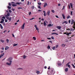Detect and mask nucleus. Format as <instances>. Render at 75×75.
I'll list each match as a JSON object with an SVG mask.
<instances>
[{
	"mask_svg": "<svg viewBox=\"0 0 75 75\" xmlns=\"http://www.w3.org/2000/svg\"><path fill=\"white\" fill-rule=\"evenodd\" d=\"M48 68V69H50L47 71V74L48 75H53L54 74V69L53 68L50 69V67Z\"/></svg>",
	"mask_w": 75,
	"mask_h": 75,
	"instance_id": "f257e3e1",
	"label": "nucleus"
},
{
	"mask_svg": "<svg viewBox=\"0 0 75 75\" xmlns=\"http://www.w3.org/2000/svg\"><path fill=\"white\" fill-rule=\"evenodd\" d=\"M13 58H12V57H9L7 61H9L10 63L7 62L6 63V65H11V62H12V61H11V60Z\"/></svg>",
	"mask_w": 75,
	"mask_h": 75,
	"instance_id": "f03ea898",
	"label": "nucleus"
},
{
	"mask_svg": "<svg viewBox=\"0 0 75 75\" xmlns=\"http://www.w3.org/2000/svg\"><path fill=\"white\" fill-rule=\"evenodd\" d=\"M50 12H51V11H50V10H48L47 12V15L48 16H49L50 15Z\"/></svg>",
	"mask_w": 75,
	"mask_h": 75,
	"instance_id": "7ed1b4c3",
	"label": "nucleus"
},
{
	"mask_svg": "<svg viewBox=\"0 0 75 75\" xmlns=\"http://www.w3.org/2000/svg\"><path fill=\"white\" fill-rule=\"evenodd\" d=\"M25 23H24L21 27V28L23 29V30H24V25H25Z\"/></svg>",
	"mask_w": 75,
	"mask_h": 75,
	"instance_id": "20e7f679",
	"label": "nucleus"
},
{
	"mask_svg": "<svg viewBox=\"0 0 75 75\" xmlns=\"http://www.w3.org/2000/svg\"><path fill=\"white\" fill-rule=\"evenodd\" d=\"M57 64L59 66H61L62 65V64L59 62H58V63H57Z\"/></svg>",
	"mask_w": 75,
	"mask_h": 75,
	"instance_id": "39448f33",
	"label": "nucleus"
},
{
	"mask_svg": "<svg viewBox=\"0 0 75 75\" xmlns=\"http://www.w3.org/2000/svg\"><path fill=\"white\" fill-rule=\"evenodd\" d=\"M48 6V4H47V3H45L44 6V7H46V6Z\"/></svg>",
	"mask_w": 75,
	"mask_h": 75,
	"instance_id": "423d86ee",
	"label": "nucleus"
},
{
	"mask_svg": "<svg viewBox=\"0 0 75 75\" xmlns=\"http://www.w3.org/2000/svg\"><path fill=\"white\" fill-rule=\"evenodd\" d=\"M75 22L74 21V20L73 19H72V21H71V24H73L74 23H75Z\"/></svg>",
	"mask_w": 75,
	"mask_h": 75,
	"instance_id": "0eeeda50",
	"label": "nucleus"
},
{
	"mask_svg": "<svg viewBox=\"0 0 75 75\" xmlns=\"http://www.w3.org/2000/svg\"><path fill=\"white\" fill-rule=\"evenodd\" d=\"M4 53H2L0 55V58H1L2 57H3L4 56Z\"/></svg>",
	"mask_w": 75,
	"mask_h": 75,
	"instance_id": "6e6552de",
	"label": "nucleus"
},
{
	"mask_svg": "<svg viewBox=\"0 0 75 75\" xmlns=\"http://www.w3.org/2000/svg\"><path fill=\"white\" fill-rule=\"evenodd\" d=\"M35 28L36 30H37V31H38L39 30L38 28H37V25H35Z\"/></svg>",
	"mask_w": 75,
	"mask_h": 75,
	"instance_id": "1a4fd4ad",
	"label": "nucleus"
},
{
	"mask_svg": "<svg viewBox=\"0 0 75 75\" xmlns=\"http://www.w3.org/2000/svg\"><path fill=\"white\" fill-rule=\"evenodd\" d=\"M57 28H58V29H59V30H61V27L60 26H57Z\"/></svg>",
	"mask_w": 75,
	"mask_h": 75,
	"instance_id": "9d476101",
	"label": "nucleus"
},
{
	"mask_svg": "<svg viewBox=\"0 0 75 75\" xmlns=\"http://www.w3.org/2000/svg\"><path fill=\"white\" fill-rule=\"evenodd\" d=\"M8 48H9V47H8L6 46L5 48V50H7L8 49Z\"/></svg>",
	"mask_w": 75,
	"mask_h": 75,
	"instance_id": "9b49d317",
	"label": "nucleus"
},
{
	"mask_svg": "<svg viewBox=\"0 0 75 75\" xmlns=\"http://www.w3.org/2000/svg\"><path fill=\"white\" fill-rule=\"evenodd\" d=\"M65 72H68V68H66L65 69Z\"/></svg>",
	"mask_w": 75,
	"mask_h": 75,
	"instance_id": "f8f14e48",
	"label": "nucleus"
},
{
	"mask_svg": "<svg viewBox=\"0 0 75 75\" xmlns=\"http://www.w3.org/2000/svg\"><path fill=\"white\" fill-rule=\"evenodd\" d=\"M7 20H9V21H11V17H10V18L8 17L7 18Z\"/></svg>",
	"mask_w": 75,
	"mask_h": 75,
	"instance_id": "ddd939ff",
	"label": "nucleus"
},
{
	"mask_svg": "<svg viewBox=\"0 0 75 75\" xmlns=\"http://www.w3.org/2000/svg\"><path fill=\"white\" fill-rule=\"evenodd\" d=\"M62 16L63 17V18L64 19H65V17L64 16V14H62Z\"/></svg>",
	"mask_w": 75,
	"mask_h": 75,
	"instance_id": "4468645a",
	"label": "nucleus"
},
{
	"mask_svg": "<svg viewBox=\"0 0 75 75\" xmlns=\"http://www.w3.org/2000/svg\"><path fill=\"white\" fill-rule=\"evenodd\" d=\"M0 27L1 28V29H3V27L2 26V25H1V24H0Z\"/></svg>",
	"mask_w": 75,
	"mask_h": 75,
	"instance_id": "2eb2a0df",
	"label": "nucleus"
},
{
	"mask_svg": "<svg viewBox=\"0 0 75 75\" xmlns=\"http://www.w3.org/2000/svg\"><path fill=\"white\" fill-rule=\"evenodd\" d=\"M52 35H53V34H56V35H58V33H51Z\"/></svg>",
	"mask_w": 75,
	"mask_h": 75,
	"instance_id": "dca6fc26",
	"label": "nucleus"
},
{
	"mask_svg": "<svg viewBox=\"0 0 75 75\" xmlns=\"http://www.w3.org/2000/svg\"><path fill=\"white\" fill-rule=\"evenodd\" d=\"M71 65L73 67V68H75V65H74V64H72Z\"/></svg>",
	"mask_w": 75,
	"mask_h": 75,
	"instance_id": "f3484780",
	"label": "nucleus"
},
{
	"mask_svg": "<svg viewBox=\"0 0 75 75\" xmlns=\"http://www.w3.org/2000/svg\"><path fill=\"white\" fill-rule=\"evenodd\" d=\"M26 56L24 55L23 57V59H25L26 58Z\"/></svg>",
	"mask_w": 75,
	"mask_h": 75,
	"instance_id": "a211bd4d",
	"label": "nucleus"
},
{
	"mask_svg": "<svg viewBox=\"0 0 75 75\" xmlns=\"http://www.w3.org/2000/svg\"><path fill=\"white\" fill-rule=\"evenodd\" d=\"M0 41L1 42H3H3L4 41V40H2V39H1L0 40Z\"/></svg>",
	"mask_w": 75,
	"mask_h": 75,
	"instance_id": "6ab92c4d",
	"label": "nucleus"
},
{
	"mask_svg": "<svg viewBox=\"0 0 75 75\" xmlns=\"http://www.w3.org/2000/svg\"><path fill=\"white\" fill-rule=\"evenodd\" d=\"M71 34V32H70L69 33H67V34H68V36H69V34Z\"/></svg>",
	"mask_w": 75,
	"mask_h": 75,
	"instance_id": "aec40b11",
	"label": "nucleus"
},
{
	"mask_svg": "<svg viewBox=\"0 0 75 75\" xmlns=\"http://www.w3.org/2000/svg\"><path fill=\"white\" fill-rule=\"evenodd\" d=\"M17 6V4H12V6H13V7H15V6Z\"/></svg>",
	"mask_w": 75,
	"mask_h": 75,
	"instance_id": "412c9836",
	"label": "nucleus"
},
{
	"mask_svg": "<svg viewBox=\"0 0 75 75\" xmlns=\"http://www.w3.org/2000/svg\"><path fill=\"white\" fill-rule=\"evenodd\" d=\"M31 8L32 9H34V6H32L31 7Z\"/></svg>",
	"mask_w": 75,
	"mask_h": 75,
	"instance_id": "4be33fe9",
	"label": "nucleus"
},
{
	"mask_svg": "<svg viewBox=\"0 0 75 75\" xmlns=\"http://www.w3.org/2000/svg\"><path fill=\"white\" fill-rule=\"evenodd\" d=\"M74 29L72 28H71L70 29V31H74Z\"/></svg>",
	"mask_w": 75,
	"mask_h": 75,
	"instance_id": "5701e85b",
	"label": "nucleus"
},
{
	"mask_svg": "<svg viewBox=\"0 0 75 75\" xmlns=\"http://www.w3.org/2000/svg\"><path fill=\"white\" fill-rule=\"evenodd\" d=\"M70 6H71V8H72V3H70Z\"/></svg>",
	"mask_w": 75,
	"mask_h": 75,
	"instance_id": "b1692460",
	"label": "nucleus"
},
{
	"mask_svg": "<svg viewBox=\"0 0 75 75\" xmlns=\"http://www.w3.org/2000/svg\"><path fill=\"white\" fill-rule=\"evenodd\" d=\"M47 48L48 49V50H50V45H48L47 47Z\"/></svg>",
	"mask_w": 75,
	"mask_h": 75,
	"instance_id": "393cba45",
	"label": "nucleus"
},
{
	"mask_svg": "<svg viewBox=\"0 0 75 75\" xmlns=\"http://www.w3.org/2000/svg\"><path fill=\"white\" fill-rule=\"evenodd\" d=\"M65 45L64 44L62 45V47H65Z\"/></svg>",
	"mask_w": 75,
	"mask_h": 75,
	"instance_id": "a878e982",
	"label": "nucleus"
},
{
	"mask_svg": "<svg viewBox=\"0 0 75 75\" xmlns=\"http://www.w3.org/2000/svg\"><path fill=\"white\" fill-rule=\"evenodd\" d=\"M38 5L41 6V2L38 3Z\"/></svg>",
	"mask_w": 75,
	"mask_h": 75,
	"instance_id": "bb28decb",
	"label": "nucleus"
},
{
	"mask_svg": "<svg viewBox=\"0 0 75 75\" xmlns=\"http://www.w3.org/2000/svg\"><path fill=\"white\" fill-rule=\"evenodd\" d=\"M44 26H46V23L45 22H44Z\"/></svg>",
	"mask_w": 75,
	"mask_h": 75,
	"instance_id": "cd10ccee",
	"label": "nucleus"
},
{
	"mask_svg": "<svg viewBox=\"0 0 75 75\" xmlns=\"http://www.w3.org/2000/svg\"><path fill=\"white\" fill-rule=\"evenodd\" d=\"M33 39L34 40H36V38L35 37H33Z\"/></svg>",
	"mask_w": 75,
	"mask_h": 75,
	"instance_id": "c85d7f7f",
	"label": "nucleus"
},
{
	"mask_svg": "<svg viewBox=\"0 0 75 75\" xmlns=\"http://www.w3.org/2000/svg\"><path fill=\"white\" fill-rule=\"evenodd\" d=\"M64 23H65V24H68V22H67L66 21H64Z\"/></svg>",
	"mask_w": 75,
	"mask_h": 75,
	"instance_id": "c756f323",
	"label": "nucleus"
},
{
	"mask_svg": "<svg viewBox=\"0 0 75 75\" xmlns=\"http://www.w3.org/2000/svg\"><path fill=\"white\" fill-rule=\"evenodd\" d=\"M17 44H13V47H15V46H17Z\"/></svg>",
	"mask_w": 75,
	"mask_h": 75,
	"instance_id": "7c9ffc66",
	"label": "nucleus"
},
{
	"mask_svg": "<svg viewBox=\"0 0 75 75\" xmlns=\"http://www.w3.org/2000/svg\"><path fill=\"white\" fill-rule=\"evenodd\" d=\"M40 71H37L36 72V73H37V74H39V73H40Z\"/></svg>",
	"mask_w": 75,
	"mask_h": 75,
	"instance_id": "2f4dec72",
	"label": "nucleus"
},
{
	"mask_svg": "<svg viewBox=\"0 0 75 75\" xmlns=\"http://www.w3.org/2000/svg\"><path fill=\"white\" fill-rule=\"evenodd\" d=\"M9 42V40L8 39H6V42L7 43H8V42Z\"/></svg>",
	"mask_w": 75,
	"mask_h": 75,
	"instance_id": "473e14b6",
	"label": "nucleus"
},
{
	"mask_svg": "<svg viewBox=\"0 0 75 75\" xmlns=\"http://www.w3.org/2000/svg\"><path fill=\"white\" fill-rule=\"evenodd\" d=\"M52 50H55V47H53L52 48Z\"/></svg>",
	"mask_w": 75,
	"mask_h": 75,
	"instance_id": "72a5a7b5",
	"label": "nucleus"
},
{
	"mask_svg": "<svg viewBox=\"0 0 75 75\" xmlns=\"http://www.w3.org/2000/svg\"><path fill=\"white\" fill-rule=\"evenodd\" d=\"M7 15L8 16H10V13H8L7 14Z\"/></svg>",
	"mask_w": 75,
	"mask_h": 75,
	"instance_id": "f704fd0d",
	"label": "nucleus"
},
{
	"mask_svg": "<svg viewBox=\"0 0 75 75\" xmlns=\"http://www.w3.org/2000/svg\"><path fill=\"white\" fill-rule=\"evenodd\" d=\"M68 67H69V68H71V66H70V65H67Z\"/></svg>",
	"mask_w": 75,
	"mask_h": 75,
	"instance_id": "c9c22d12",
	"label": "nucleus"
},
{
	"mask_svg": "<svg viewBox=\"0 0 75 75\" xmlns=\"http://www.w3.org/2000/svg\"><path fill=\"white\" fill-rule=\"evenodd\" d=\"M38 8H40V9L41 8V7H40V6H38Z\"/></svg>",
	"mask_w": 75,
	"mask_h": 75,
	"instance_id": "e433bc0d",
	"label": "nucleus"
},
{
	"mask_svg": "<svg viewBox=\"0 0 75 75\" xmlns=\"http://www.w3.org/2000/svg\"><path fill=\"white\" fill-rule=\"evenodd\" d=\"M51 11L52 12V13H54L55 12V11H54V10H52Z\"/></svg>",
	"mask_w": 75,
	"mask_h": 75,
	"instance_id": "4c0bfd02",
	"label": "nucleus"
},
{
	"mask_svg": "<svg viewBox=\"0 0 75 75\" xmlns=\"http://www.w3.org/2000/svg\"><path fill=\"white\" fill-rule=\"evenodd\" d=\"M34 18H32L31 19H30V20H33V19H34Z\"/></svg>",
	"mask_w": 75,
	"mask_h": 75,
	"instance_id": "58836bf2",
	"label": "nucleus"
},
{
	"mask_svg": "<svg viewBox=\"0 0 75 75\" xmlns=\"http://www.w3.org/2000/svg\"><path fill=\"white\" fill-rule=\"evenodd\" d=\"M70 18V16H67V18L68 19V18Z\"/></svg>",
	"mask_w": 75,
	"mask_h": 75,
	"instance_id": "ea45409f",
	"label": "nucleus"
},
{
	"mask_svg": "<svg viewBox=\"0 0 75 75\" xmlns=\"http://www.w3.org/2000/svg\"><path fill=\"white\" fill-rule=\"evenodd\" d=\"M16 4H18V5H19V4H20V3H18V2H17L16 3Z\"/></svg>",
	"mask_w": 75,
	"mask_h": 75,
	"instance_id": "a19ab883",
	"label": "nucleus"
},
{
	"mask_svg": "<svg viewBox=\"0 0 75 75\" xmlns=\"http://www.w3.org/2000/svg\"><path fill=\"white\" fill-rule=\"evenodd\" d=\"M3 21H1L0 22V23H1V24H3Z\"/></svg>",
	"mask_w": 75,
	"mask_h": 75,
	"instance_id": "79ce46f5",
	"label": "nucleus"
},
{
	"mask_svg": "<svg viewBox=\"0 0 75 75\" xmlns=\"http://www.w3.org/2000/svg\"><path fill=\"white\" fill-rule=\"evenodd\" d=\"M8 8L9 9H11V7L10 6H8Z\"/></svg>",
	"mask_w": 75,
	"mask_h": 75,
	"instance_id": "37998d69",
	"label": "nucleus"
},
{
	"mask_svg": "<svg viewBox=\"0 0 75 75\" xmlns=\"http://www.w3.org/2000/svg\"><path fill=\"white\" fill-rule=\"evenodd\" d=\"M48 26L49 27H50V26H51V24H49L48 25Z\"/></svg>",
	"mask_w": 75,
	"mask_h": 75,
	"instance_id": "c03bdc74",
	"label": "nucleus"
},
{
	"mask_svg": "<svg viewBox=\"0 0 75 75\" xmlns=\"http://www.w3.org/2000/svg\"><path fill=\"white\" fill-rule=\"evenodd\" d=\"M31 12H29L28 14L29 15V16H30V15H31Z\"/></svg>",
	"mask_w": 75,
	"mask_h": 75,
	"instance_id": "a18cd8bd",
	"label": "nucleus"
},
{
	"mask_svg": "<svg viewBox=\"0 0 75 75\" xmlns=\"http://www.w3.org/2000/svg\"><path fill=\"white\" fill-rule=\"evenodd\" d=\"M44 16H47V14H46V13H44Z\"/></svg>",
	"mask_w": 75,
	"mask_h": 75,
	"instance_id": "49530a36",
	"label": "nucleus"
},
{
	"mask_svg": "<svg viewBox=\"0 0 75 75\" xmlns=\"http://www.w3.org/2000/svg\"><path fill=\"white\" fill-rule=\"evenodd\" d=\"M70 63H71L70 62H69L66 65L67 66L68 65H69V64H70Z\"/></svg>",
	"mask_w": 75,
	"mask_h": 75,
	"instance_id": "de8ad7c7",
	"label": "nucleus"
},
{
	"mask_svg": "<svg viewBox=\"0 0 75 75\" xmlns=\"http://www.w3.org/2000/svg\"><path fill=\"white\" fill-rule=\"evenodd\" d=\"M29 3H30V2H29V1H28L27 4V5H28V6L29 5Z\"/></svg>",
	"mask_w": 75,
	"mask_h": 75,
	"instance_id": "09e8293b",
	"label": "nucleus"
},
{
	"mask_svg": "<svg viewBox=\"0 0 75 75\" xmlns=\"http://www.w3.org/2000/svg\"><path fill=\"white\" fill-rule=\"evenodd\" d=\"M5 22H6V23H7V21H8L6 19L5 20Z\"/></svg>",
	"mask_w": 75,
	"mask_h": 75,
	"instance_id": "8fccbe9b",
	"label": "nucleus"
},
{
	"mask_svg": "<svg viewBox=\"0 0 75 75\" xmlns=\"http://www.w3.org/2000/svg\"><path fill=\"white\" fill-rule=\"evenodd\" d=\"M2 18H4V19H5V18H6V17H5V16H3Z\"/></svg>",
	"mask_w": 75,
	"mask_h": 75,
	"instance_id": "3c124183",
	"label": "nucleus"
},
{
	"mask_svg": "<svg viewBox=\"0 0 75 75\" xmlns=\"http://www.w3.org/2000/svg\"><path fill=\"white\" fill-rule=\"evenodd\" d=\"M58 45H56V48H58Z\"/></svg>",
	"mask_w": 75,
	"mask_h": 75,
	"instance_id": "603ef678",
	"label": "nucleus"
},
{
	"mask_svg": "<svg viewBox=\"0 0 75 75\" xmlns=\"http://www.w3.org/2000/svg\"><path fill=\"white\" fill-rule=\"evenodd\" d=\"M5 17L6 18H8V16L7 15H6L5 16Z\"/></svg>",
	"mask_w": 75,
	"mask_h": 75,
	"instance_id": "864d4df0",
	"label": "nucleus"
},
{
	"mask_svg": "<svg viewBox=\"0 0 75 75\" xmlns=\"http://www.w3.org/2000/svg\"><path fill=\"white\" fill-rule=\"evenodd\" d=\"M64 34H66V35H68V33H64Z\"/></svg>",
	"mask_w": 75,
	"mask_h": 75,
	"instance_id": "5fc2aeb1",
	"label": "nucleus"
},
{
	"mask_svg": "<svg viewBox=\"0 0 75 75\" xmlns=\"http://www.w3.org/2000/svg\"><path fill=\"white\" fill-rule=\"evenodd\" d=\"M18 69H22V70H23V69L21 68H19Z\"/></svg>",
	"mask_w": 75,
	"mask_h": 75,
	"instance_id": "6e6d98bb",
	"label": "nucleus"
},
{
	"mask_svg": "<svg viewBox=\"0 0 75 75\" xmlns=\"http://www.w3.org/2000/svg\"><path fill=\"white\" fill-rule=\"evenodd\" d=\"M49 42H51V44H52V41L51 40H50L49 41Z\"/></svg>",
	"mask_w": 75,
	"mask_h": 75,
	"instance_id": "4d7b16f0",
	"label": "nucleus"
},
{
	"mask_svg": "<svg viewBox=\"0 0 75 75\" xmlns=\"http://www.w3.org/2000/svg\"><path fill=\"white\" fill-rule=\"evenodd\" d=\"M2 21L4 22V19L2 18L1 19Z\"/></svg>",
	"mask_w": 75,
	"mask_h": 75,
	"instance_id": "13d9d810",
	"label": "nucleus"
},
{
	"mask_svg": "<svg viewBox=\"0 0 75 75\" xmlns=\"http://www.w3.org/2000/svg\"><path fill=\"white\" fill-rule=\"evenodd\" d=\"M9 13H11V12H12L11 10H9Z\"/></svg>",
	"mask_w": 75,
	"mask_h": 75,
	"instance_id": "bf43d9fd",
	"label": "nucleus"
},
{
	"mask_svg": "<svg viewBox=\"0 0 75 75\" xmlns=\"http://www.w3.org/2000/svg\"><path fill=\"white\" fill-rule=\"evenodd\" d=\"M12 37H14V35L13 34H12Z\"/></svg>",
	"mask_w": 75,
	"mask_h": 75,
	"instance_id": "052dcab7",
	"label": "nucleus"
},
{
	"mask_svg": "<svg viewBox=\"0 0 75 75\" xmlns=\"http://www.w3.org/2000/svg\"><path fill=\"white\" fill-rule=\"evenodd\" d=\"M51 38L52 39V40H54V37L52 36L51 37Z\"/></svg>",
	"mask_w": 75,
	"mask_h": 75,
	"instance_id": "680f3d73",
	"label": "nucleus"
},
{
	"mask_svg": "<svg viewBox=\"0 0 75 75\" xmlns=\"http://www.w3.org/2000/svg\"><path fill=\"white\" fill-rule=\"evenodd\" d=\"M22 8L19 7L18 8V9H22Z\"/></svg>",
	"mask_w": 75,
	"mask_h": 75,
	"instance_id": "e2e57ef3",
	"label": "nucleus"
},
{
	"mask_svg": "<svg viewBox=\"0 0 75 75\" xmlns=\"http://www.w3.org/2000/svg\"><path fill=\"white\" fill-rule=\"evenodd\" d=\"M8 5H9V6H11V3H8Z\"/></svg>",
	"mask_w": 75,
	"mask_h": 75,
	"instance_id": "0e129e2a",
	"label": "nucleus"
},
{
	"mask_svg": "<svg viewBox=\"0 0 75 75\" xmlns=\"http://www.w3.org/2000/svg\"><path fill=\"white\" fill-rule=\"evenodd\" d=\"M55 17H56L57 18H59V17L58 16H57L56 15L55 16Z\"/></svg>",
	"mask_w": 75,
	"mask_h": 75,
	"instance_id": "69168bd1",
	"label": "nucleus"
},
{
	"mask_svg": "<svg viewBox=\"0 0 75 75\" xmlns=\"http://www.w3.org/2000/svg\"><path fill=\"white\" fill-rule=\"evenodd\" d=\"M69 23H71V20H69Z\"/></svg>",
	"mask_w": 75,
	"mask_h": 75,
	"instance_id": "338daca9",
	"label": "nucleus"
},
{
	"mask_svg": "<svg viewBox=\"0 0 75 75\" xmlns=\"http://www.w3.org/2000/svg\"><path fill=\"white\" fill-rule=\"evenodd\" d=\"M73 28H74V29H75V26H73Z\"/></svg>",
	"mask_w": 75,
	"mask_h": 75,
	"instance_id": "774afa93",
	"label": "nucleus"
}]
</instances>
